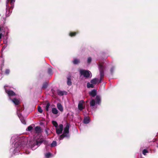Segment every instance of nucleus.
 I'll list each match as a JSON object with an SVG mask.
<instances>
[{
    "label": "nucleus",
    "instance_id": "1",
    "mask_svg": "<svg viewBox=\"0 0 158 158\" xmlns=\"http://www.w3.org/2000/svg\"><path fill=\"white\" fill-rule=\"evenodd\" d=\"M98 67L100 76V80L98 82V79L96 78H95L91 80L90 82L94 84H96L97 83H100L101 81L104 77V66L102 64L99 63L98 64Z\"/></svg>",
    "mask_w": 158,
    "mask_h": 158
},
{
    "label": "nucleus",
    "instance_id": "2",
    "mask_svg": "<svg viewBox=\"0 0 158 158\" xmlns=\"http://www.w3.org/2000/svg\"><path fill=\"white\" fill-rule=\"evenodd\" d=\"M89 72L88 70H82L80 71V73L81 75H83L84 77L88 78L90 76Z\"/></svg>",
    "mask_w": 158,
    "mask_h": 158
},
{
    "label": "nucleus",
    "instance_id": "3",
    "mask_svg": "<svg viewBox=\"0 0 158 158\" xmlns=\"http://www.w3.org/2000/svg\"><path fill=\"white\" fill-rule=\"evenodd\" d=\"M6 93L7 94L8 97H9V99L11 100V97L12 96H15L16 95V94L13 91L11 90H8L5 89Z\"/></svg>",
    "mask_w": 158,
    "mask_h": 158
},
{
    "label": "nucleus",
    "instance_id": "4",
    "mask_svg": "<svg viewBox=\"0 0 158 158\" xmlns=\"http://www.w3.org/2000/svg\"><path fill=\"white\" fill-rule=\"evenodd\" d=\"M59 129L56 128V133L58 134H60L62 133L63 128V125L62 124H60L59 125Z\"/></svg>",
    "mask_w": 158,
    "mask_h": 158
},
{
    "label": "nucleus",
    "instance_id": "5",
    "mask_svg": "<svg viewBox=\"0 0 158 158\" xmlns=\"http://www.w3.org/2000/svg\"><path fill=\"white\" fill-rule=\"evenodd\" d=\"M84 103V101L83 100L80 101L78 104V108L80 110H82L84 109L83 106V104Z\"/></svg>",
    "mask_w": 158,
    "mask_h": 158
},
{
    "label": "nucleus",
    "instance_id": "6",
    "mask_svg": "<svg viewBox=\"0 0 158 158\" xmlns=\"http://www.w3.org/2000/svg\"><path fill=\"white\" fill-rule=\"evenodd\" d=\"M69 124L67 123L65 127L64 128L63 133L65 134L68 135V134L69 133Z\"/></svg>",
    "mask_w": 158,
    "mask_h": 158
},
{
    "label": "nucleus",
    "instance_id": "7",
    "mask_svg": "<svg viewBox=\"0 0 158 158\" xmlns=\"http://www.w3.org/2000/svg\"><path fill=\"white\" fill-rule=\"evenodd\" d=\"M10 100L16 106L19 105L20 103L19 100L16 98H14Z\"/></svg>",
    "mask_w": 158,
    "mask_h": 158
},
{
    "label": "nucleus",
    "instance_id": "8",
    "mask_svg": "<svg viewBox=\"0 0 158 158\" xmlns=\"http://www.w3.org/2000/svg\"><path fill=\"white\" fill-rule=\"evenodd\" d=\"M57 94L59 96H63L64 94L66 95L67 94V92L65 91H61L59 89L57 90Z\"/></svg>",
    "mask_w": 158,
    "mask_h": 158
},
{
    "label": "nucleus",
    "instance_id": "9",
    "mask_svg": "<svg viewBox=\"0 0 158 158\" xmlns=\"http://www.w3.org/2000/svg\"><path fill=\"white\" fill-rule=\"evenodd\" d=\"M96 103L100 105L101 102V98L100 96L97 95L95 98Z\"/></svg>",
    "mask_w": 158,
    "mask_h": 158
},
{
    "label": "nucleus",
    "instance_id": "10",
    "mask_svg": "<svg viewBox=\"0 0 158 158\" xmlns=\"http://www.w3.org/2000/svg\"><path fill=\"white\" fill-rule=\"evenodd\" d=\"M71 78V76H69L67 77V84L69 86H70L72 85Z\"/></svg>",
    "mask_w": 158,
    "mask_h": 158
},
{
    "label": "nucleus",
    "instance_id": "11",
    "mask_svg": "<svg viewBox=\"0 0 158 158\" xmlns=\"http://www.w3.org/2000/svg\"><path fill=\"white\" fill-rule=\"evenodd\" d=\"M89 95L92 96L93 97H94L97 94L96 91L95 89H94L89 92Z\"/></svg>",
    "mask_w": 158,
    "mask_h": 158
},
{
    "label": "nucleus",
    "instance_id": "12",
    "mask_svg": "<svg viewBox=\"0 0 158 158\" xmlns=\"http://www.w3.org/2000/svg\"><path fill=\"white\" fill-rule=\"evenodd\" d=\"M44 139L41 138L39 140H36V144L38 146H40L42 143L44 141Z\"/></svg>",
    "mask_w": 158,
    "mask_h": 158
},
{
    "label": "nucleus",
    "instance_id": "13",
    "mask_svg": "<svg viewBox=\"0 0 158 158\" xmlns=\"http://www.w3.org/2000/svg\"><path fill=\"white\" fill-rule=\"evenodd\" d=\"M78 33L79 31H78L76 32H70L69 33V35L71 37H73L75 36Z\"/></svg>",
    "mask_w": 158,
    "mask_h": 158
},
{
    "label": "nucleus",
    "instance_id": "14",
    "mask_svg": "<svg viewBox=\"0 0 158 158\" xmlns=\"http://www.w3.org/2000/svg\"><path fill=\"white\" fill-rule=\"evenodd\" d=\"M95 101L94 99H92L90 102L89 104L90 106L91 107H93L95 106Z\"/></svg>",
    "mask_w": 158,
    "mask_h": 158
},
{
    "label": "nucleus",
    "instance_id": "15",
    "mask_svg": "<svg viewBox=\"0 0 158 158\" xmlns=\"http://www.w3.org/2000/svg\"><path fill=\"white\" fill-rule=\"evenodd\" d=\"M57 107L58 110H60L61 112H63V109L62 106L61 104L59 103H58L57 104Z\"/></svg>",
    "mask_w": 158,
    "mask_h": 158
},
{
    "label": "nucleus",
    "instance_id": "16",
    "mask_svg": "<svg viewBox=\"0 0 158 158\" xmlns=\"http://www.w3.org/2000/svg\"><path fill=\"white\" fill-rule=\"evenodd\" d=\"M90 120L89 117H86L84 118L83 123L85 124H88L90 122Z\"/></svg>",
    "mask_w": 158,
    "mask_h": 158
},
{
    "label": "nucleus",
    "instance_id": "17",
    "mask_svg": "<svg viewBox=\"0 0 158 158\" xmlns=\"http://www.w3.org/2000/svg\"><path fill=\"white\" fill-rule=\"evenodd\" d=\"M72 62L74 64H77L80 63V61L79 59L75 58L73 61Z\"/></svg>",
    "mask_w": 158,
    "mask_h": 158
},
{
    "label": "nucleus",
    "instance_id": "18",
    "mask_svg": "<svg viewBox=\"0 0 158 158\" xmlns=\"http://www.w3.org/2000/svg\"><path fill=\"white\" fill-rule=\"evenodd\" d=\"M35 131L36 133H40L41 131V127L40 126H36L35 128Z\"/></svg>",
    "mask_w": 158,
    "mask_h": 158
},
{
    "label": "nucleus",
    "instance_id": "19",
    "mask_svg": "<svg viewBox=\"0 0 158 158\" xmlns=\"http://www.w3.org/2000/svg\"><path fill=\"white\" fill-rule=\"evenodd\" d=\"M52 112L54 114H56L58 113V111L56 108H54L52 109Z\"/></svg>",
    "mask_w": 158,
    "mask_h": 158
},
{
    "label": "nucleus",
    "instance_id": "20",
    "mask_svg": "<svg viewBox=\"0 0 158 158\" xmlns=\"http://www.w3.org/2000/svg\"><path fill=\"white\" fill-rule=\"evenodd\" d=\"M68 136V135L65 134L63 133V134L61 135L60 136L59 139L60 140H61L63 139L65 137H67Z\"/></svg>",
    "mask_w": 158,
    "mask_h": 158
},
{
    "label": "nucleus",
    "instance_id": "21",
    "mask_svg": "<svg viewBox=\"0 0 158 158\" xmlns=\"http://www.w3.org/2000/svg\"><path fill=\"white\" fill-rule=\"evenodd\" d=\"M48 86V84L47 82H44L43 85L42 89H46Z\"/></svg>",
    "mask_w": 158,
    "mask_h": 158
},
{
    "label": "nucleus",
    "instance_id": "22",
    "mask_svg": "<svg viewBox=\"0 0 158 158\" xmlns=\"http://www.w3.org/2000/svg\"><path fill=\"white\" fill-rule=\"evenodd\" d=\"M56 146V142L55 141H53L51 144V147H55Z\"/></svg>",
    "mask_w": 158,
    "mask_h": 158
},
{
    "label": "nucleus",
    "instance_id": "23",
    "mask_svg": "<svg viewBox=\"0 0 158 158\" xmlns=\"http://www.w3.org/2000/svg\"><path fill=\"white\" fill-rule=\"evenodd\" d=\"M87 87L88 88H93L94 87V86L92 83L90 84L88 82L87 84Z\"/></svg>",
    "mask_w": 158,
    "mask_h": 158
},
{
    "label": "nucleus",
    "instance_id": "24",
    "mask_svg": "<svg viewBox=\"0 0 158 158\" xmlns=\"http://www.w3.org/2000/svg\"><path fill=\"white\" fill-rule=\"evenodd\" d=\"M15 2V0H7L6 4H8L9 2H10L11 4L12 5Z\"/></svg>",
    "mask_w": 158,
    "mask_h": 158
},
{
    "label": "nucleus",
    "instance_id": "25",
    "mask_svg": "<svg viewBox=\"0 0 158 158\" xmlns=\"http://www.w3.org/2000/svg\"><path fill=\"white\" fill-rule=\"evenodd\" d=\"M52 123L53 125L56 128H57L58 126V124L57 122L55 121H52Z\"/></svg>",
    "mask_w": 158,
    "mask_h": 158
},
{
    "label": "nucleus",
    "instance_id": "26",
    "mask_svg": "<svg viewBox=\"0 0 158 158\" xmlns=\"http://www.w3.org/2000/svg\"><path fill=\"white\" fill-rule=\"evenodd\" d=\"M38 111L40 113H41L43 112V110L41 109L40 106H38Z\"/></svg>",
    "mask_w": 158,
    "mask_h": 158
},
{
    "label": "nucleus",
    "instance_id": "27",
    "mask_svg": "<svg viewBox=\"0 0 158 158\" xmlns=\"http://www.w3.org/2000/svg\"><path fill=\"white\" fill-rule=\"evenodd\" d=\"M92 61V58L91 57H89L87 59V63L89 64L91 63Z\"/></svg>",
    "mask_w": 158,
    "mask_h": 158
},
{
    "label": "nucleus",
    "instance_id": "28",
    "mask_svg": "<svg viewBox=\"0 0 158 158\" xmlns=\"http://www.w3.org/2000/svg\"><path fill=\"white\" fill-rule=\"evenodd\" d=\"M148 151L145 149H144L143 150V153L144 155H146V153H148Z\"/></svg>",
    "mask_w": 158,
    "mask_h": 158
},
{
    "label": "nucleus",
    "instance_id": "29",
    "mask_svg": "<svg viewBox=\"0 0 158 158\" xmlns=\"http://www.w3.org/2000/svg\"><path fill=\"white\" fill-rule=\"evenodd\" d=\"M33 127L32 126H30L27 127V129L28 131H31L33 129Z\"/></svg>",
    "mask_w": 158,
    "mask_h": 158
},
{
    "label": "nucleus",
    "instance_id": "30",
    "mask_svg": "<svg viewBox=\"0 0 158 158\" xmlns=\"http://www.w3.org/2000/svg\"><path fill=\"white\" fill-rule=\"evenodd\" d=\"M10 71L9 69H6L5 70V74L6 75H8L10 73Z\"/></svg>",
    "mask_w": 158,
    "mask_h": 158
},
{
    "label": "nucleus",
    "instance_id": "31",
    "mask_svg": "<svg viewBox=\"0 0 158 158\" xmlns=\"http://www.w3.org/2000/svg\"><path fill=\"white\" fill-rule=\"evenodd\" d=\"M114 67H112L110 69V72L111 74H113L114 72Z\"/></svg>",
    "mask_w": 158,
    "mask_h": 158
},
{
    "label": "nucleus",
    "instance_id": "32",
    "mask_svg": "<svg viewBox=\"0 0 158 158\" xmlns=\"http://www.w3.org/2000/svg\"><path fill=\"white\" fill-rule=\"evenodd\" d=\"M20 120H21L22 123L23 124H26V122L24 119L23 118H21Z\"/></svg>",
    "mask_w": 158,
    "mask_h": 158
},
{
    "label": "nucleus",
    "instance_id": "33",
    "mask_svg": "<svg viewBox=\"0 0 158 158\" xmlns=\"http://www.w3.org/2000/svg\"><path fill=\"white\" fill-rule=\"evenodd\" d=\"M49 130V129L48 128H46L45 130V132L46 133V134L47 135H48V131Z\"/></svg>",
    "mask_w": 158,
    "mask_h": 158
},
{
    "label": "nucleus",
    "instance_id": "34",
    "mask_svg": "<svg viewBox=\"0 0 158 158\" xmlns=\"http://www.w3.org/2000/svg\"><path fill=\"white\" fill-rule=\"evenodd\" d=\"M51 153H48L46 154V156L47 157H49L51 156Z\"/></svg>",
    "mask_w": 158,
    "mask_h": 158
},
{
    "label": "nucleus",
    "instance_id": "35",
    "mask_svg": "<svg viewBox=\"0 0 158 158\" xmlns=\"http://www.w3.org/2000/svg\"><path fill=\"white\" fill-rule=\"evenodd\" d=\"M50 106V103L49 102H48L46 106L45 107H46L47 108H49Z\"/></svg>",
    "mask_w": 158,
    "mask_h": 158
},
{
    "label": "nucleus",
    "instance_id": "36",
    "mask_svg": "<svg viewBox=\"0 0 158 158\" xmlns=\"http://www.w3.org/2000/svg\"><path fill=\"white\" fill-rule=\"evenodd\" d=\"M48 72L50 74L52 72V70L51 69L49 68L48 69Z\"/></svg>",
    "mask_w": 158,
    "mask_h": 158
},
{
    "label": "nucleus",
    "instance_id": "37",
    "mask_svg": "<svg viewBox=\"0 0 158 158\" xmlns=\"http://www.w3.org/2000/svg\"><path fill=\"white\" fill-rule=\"evenodd\" d=\"M1 30V27H0V31ZM2 36V34L0 33V39H1Z\"/></svg>",
    "mask_w": 158,
    "mask_h": 158
},
{
    "label": "nucleus",
    "instance_id": "38",
    "mask_svg": "<svg viewBox=\"0 0 158 158\" xmlns=\"http://www.w3.org/2000/svg\"><path fill=\"white\" fill-rule=\"evenodd\" d=\"M48 108H46V107H45V109H46V110L47 111H48Z\"/></svg>",
    "mask_w": 158,
    "mask_h": 158
},
{
    "label": "nucleus",
    "instance_id": "39",
    "mask_svg": "<svg viewBox=\"0 0 158 158\" xmlns=\"http://www.w3.org/2000/svg\"><path fill=\"white\" fill-rule=\"evenodd\" d=\"M24 110V108L23 107H21V110Z\"/></svg>",
    "mask_w": 158,
    "mask_h": 158
},
{
    "label": "nucleus",
    "instance_id": "40",
    "mask_svg": "<svg viewBox=\"0 0 158 158\" xmlns=\"http://www.w3.org/2000/svg\"><path fill=\"white\" fill-rule=\"evenodd\" d=\"M140 157H140V158H142V155H141H141H140Z\"/></svg>",
    "mask_w": 158,
    "mask_h": 158
}]
</instances>
